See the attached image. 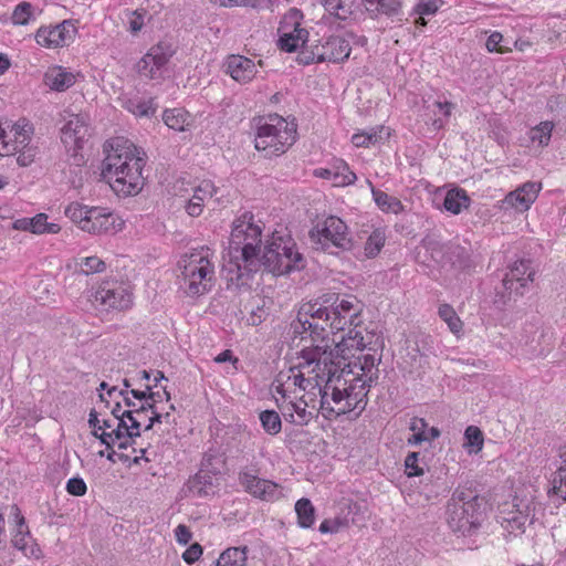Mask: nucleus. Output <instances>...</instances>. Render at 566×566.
Returning <instances> with one entry per match:
<instances>
[{
	"instance_id": "obj_1",
	"label": "nucleus",
	"mask_w": 566,
	"mask_h": 566,
	"mask_svg": "<svg viewBox=\"0 0 566 566\" xmlns=\"http://www.w3.org/2000/svg\"><path fill=\"white\" fill-rule=\"evenodd\" d=\"M261 266L274 275H282L303 269L305 261L303 255L295 250L294 243H284L282 239L265 245L261 258L253 256L252 247L248 245L243 249V254H240V258L235 256V261L231 260L224 268L228 283L237 287L247 285L252 274L258 272Z\"/></svg>"
},
{
	"instance_id": "obj_2",
	"label": "nucleus",
	"mask_w": 566,
	"mask_h": 566,
	"mask_svg": "<svg viewBox=\"0 0 566 566\" xmlns=\"http://www.w3.org/2000/svg\"><path fill=\"white\" fill-rule=\"evenodd\" d=\"M104 150L106 157L102 163V177L117 193H138L145 181L143 168L147 159L146 153L124 137L107 142Z\"/></svg>"
},
{
	"instance_id": "obj_3",
	"label": "nucleus",
	"mask_w": 566,
	"mask_h": 566,
	"mask_svg": "<svg viewBox=\"0 0 566 566\" xmlns=\"http://www.w3.org/2000/svg\"><path fill=\"white\" fill-rule=\"evenodd\" d=\"M296 140V125L287 123L277 114L269 115L268 120L258 126L255 148L265 157L284 154Z\"/></svg>"
},
{
	"instance_id": "obj_4",
	"label": "nucleus",
	"mask_w": 566,
	"mask_h": 566,
	"mask_svg": "<svg viewBox=\"0 0 566 566\" xmlns=\"http://www.w3.org/2000/svg\"><path fill=\"white\" fill-rule=\"evenodd\" d=\"M421 247L441 269L449 268L455 272H470L475 268L472 250L469 247L454 242L443 243L430 234L421 240Z\"/></svg>"
},
{
	"instance_id": "obj_5",
	"label": "nucleus",
	"mask_w": 566,
	"mask_h": 566,
	"mask_svg": "<svg viewBox=\"0 0 566 566\" xmlns=\"http://www.w3.org/2000/svg\"><path fill=\"white\" fill-rule=\"evenodd\" d=\"M308 235L314 249L331 254L350 251L354 245L347 224L336 216H328L317 221L310 230Z\"/></svg>"
},
{
	"instance_id": "obj_6",
	"label": "nucleus",
	"mask_w": 566,
	"mask_h": 566,
	"mask_svg": "<svg viewBox=\"0 0 566 566\" xmlns=\"http://www.w3.org/2000/svg\"><path fill=\"white\" fill-rule=\"evenodd\" d=\"M352 52L350 41L340 35H331L323 39H313V45L298 52L297 62L303 65L313 63H343Z\"/></svg>"
},
{
	"instance_id": "obj_7",
	"label": "nucleus",
	"mask_w": 566,
	"mask_h": 566,
	"mask_svg": "<svg viewBox=\"0 0 566 566\" xmlns=\"http://www.w3.org/2000/svg\"><path fill=\"white\" fill-rule=\"evenodd\" d=\"M213 273L214 266L207 256L192 255L181 272L187 295L199 296L210 291Z\"/></svg>"
},
{
	"instance_id": "obj_8",
	"label": "nucleus",
	"mask_w": 566,
	"mask_h": 566,
	"mask_svg": "<svg viewBox=\"0 0 566 566\" xmlns=\"http://www.w3.org/2000/svg\"><path fill=\"white\" fill-rule=\"evenodd\" d=\"M262 229L253 222V214L244 212L233 221L230 249L243 254V249L248 245L252 247L253 256H260L261 252Z\"/></svg>"
},
{
	"instance_id": "obj_9",
	"label": "nucleus",
	"mask_w": 566,
	"mask_h": 566,
	"mask_svg": "<svg viewBox=\"0 0 566 566\" xmlns=\"http://www.w3.org/2000/svg\"><path fill=\"white\" fill-rule=\"evenodd\" d=\"M482 520V512L480 507L467 505L465 509L455 504H448L447 506V522L449 527L454 533L463 536L474 533Z\"/></svg>"
},
{
	"instance_id": "obj_10",
	"label": "nucleus",
	"mask_w": 566,
	"mask_h": 566,
	"mask_svg": "<svg viewBox=\"0 0 566 566\" xmlns=\"http://www.w3.org/2000/svg\"><path fill=\"white\" fill-rule=\"evenodd\" d=\"M360 312L361 306L355 296L340 297L331 312L328 326L335 332L344 331L346 326H357Z\"/></svg>"
},
{
	"instance_id": "obj_11",
	"label": "nucleus",
	"mask_w": 566,
	"mask_h": 566,
	"mask_svg": "<svg viewBox=\"0 0 566 566\" xmlns=\"http://www.w3.org/2000/svg\"><path fill=\"white\" fill-rule=\"evenodd\" d=\"M123 226L124 221L113 212L104 208L91 207L88 219L84 223L83 231L97 235L113 234L120 231Z\"/></svg>"
},
{
	"instance_id": "obj_12",
	"label": "nucleus",
	"mask_w": 566,
	"mask_h": 566,
	"mask_svg": "<svg viewBox=\"0 0 566 566\" xmlns=\"http://www.w3.org/2000/svg\"><path fill=\"white\" fill-rule=\"evenodd\" d=\"M239 483L245 492L262 501L272 502L281 496L280 485L273 481L261 479L250 471L239 473Z\"/></svg>"
},
{
	"instance_id": "obj_13",
	"label": "nucleus",
	"mask_w": 566,
	"mask_h": 566,
	"mask_svg": "<svg viewBox=\"0 0 566 566\" xmlns=\"http://www.w3.org/2000/svg\"><path fill=\"white\" fill-rule=\"evenodd\" d=\"M94 302L105 306V310L123 311L130 306L132 294L117 283H105L94 294Z\"/></svg>"
},
{
	"instance_id": "obj_14",
	"label": "nucleus",
	"mask_w": 566,
	"mask_h": 566,
	"mask_svg": "<svg viewBox=\"0 0 566 566\" xmlns=\"http://www.w3.org/2000/svg\"><path fill=\"white\" fill-rule=\"evenodd\" d=\"M174 54L172 45L161 41L151 46L148 53L138 62V72L153 78L155 70L164 67Z\"/></svg>"
},
{
	"instance_id": "obj_15",
	"label": "nucleus",
	"mask_w": 566,
	"mask_h": 566,
	"mask_svg": "<svg viewBox=\"0 0 566 566\" xmlns=\"http://www.w3.org/2000/svg\"><path fill=\"white\" fill-rule=\"evenodd\" d=\"M370 384L363 379L361 376H357L352 380V384L345 388V399L347 407L340 409L343 412L356 411V416H359L365 410L367 405V394L370 388Z\"/></svg>"
},
{
	"instance_id": "obj_16",
	"label": "nucleus",
	"mask_w": 566,
	"mask_h": 566,
	"mask_svg": "<svg viewBox=\"0 0 566 566\" xmlns=\"http://www.w3.org/2000/svg\"><path fill=\"white\" fill-rule=\"evenodd\" d=\"M87 136L88 125L82 115H71L61 129V140L65 147L83 144Z\"/></svg>"
},
{
	"instance_id": "obj_17",
	"label": "nucleus",
	"mask_w": 566,
	"mask_h": 566,
	"mask_svg": "<svg viewBox=\"0 0 566 566\" xmlns=\"http://www.w3.org/2000/svg\"><path fill=\"white\" fill-rule=\"evenodd\" d=\"M226 72L237 82L247 83L255 73V64L243 55H230L226 62Z\"/></svg>"
},
{
	"instance_id": "obj_18",
	"label": "nucleus",
	"mask_w": 566,
	"mask_h": 566,
	"mask_svg": "<svg viewBox=\"0 0 566 566\" xmlns=\"http://www.w3.org/2000/svg\"><path fill=\"white\" fill-rule=\"evenodd\" d=\"M277 45L285 52H295L298 49L300 52H304L305 48L313 45V39H310L308 31L300 28V23L296 22L293 31L280 35Z\"/></svg>"
},
{
	"instance_id": "obj_19",
	"label": "nucleus",
	"mask_w": 566,
	"mask_h": 566,
	"mask_svg": "<svg viewBox=\"0 0 566 566\" xmlns=\"http://www.w3.org/2000/svg\"><path fill=\"white\" fill-rule=\"evenodd\" d=\"M536 271L532 266V261L528 259H521L515 261L510 268L505 276L517 282V290L527 292L530 284L534 281Z\"/></svg>"
},
{
	"instance_id": "obj_20",
	"label": "nucleus",
	"mask_w": 566,
	"mask_h": 566,
	"mask_svg": "<svg viewBox=\"0 0 566 566\" xmlns=\"http://www.w3.org/2000/svg\"><path fill=\"white\" fill-rule=\"evenodd\" d=\"M187 486L195 495L206 497L216 493V489L219 486V479L199 470L188 480Z\"/></svg>"
},
{
	"instance_id": "obj_21",
	"label": "nucleus",
	"mask_w": 566,
	"mask_h": 566,
	"mask_svg": "<svg viewBox=\"0 0 566 566\" xmlns=\"http://www.w3.org/2000/svg\"><path fill=\"white\" fill-rule=\"evenodd\" d=\"M44 84L53 91L64 92L75 83L73 73L65 71L62 66L49 69L44 73Z\"/></svg>"
},
{
	"instance_id": "obj_22",
	"label": "nucleus",
	"mask_w": 566,
	"mask_h": 566,
	"mask_svg": "<svg viewBox=\"0 0 566 566\" xmlns=\"http://www.w3.org/2000/svg\"><path fill=\"white\" fill-rule=\"evenodd\" d=\"M2 148L4 150V155H15L17 163L21 167L30 166L39 154V147L29 140L23 145H20V147H11L10 142L3 140Z\"/></svg>"
},
{
	"instance_id": "obj_23",
	"label": "nucleus",
	"mask_w": 566,
	"mask_h": 566,
	"mask_svg": "<svg viewBox=\"0 0 566 566\" xmlns=\"http://www.w3.org/2000/svg\"><path fill=\"white\" fill-rule=\"evenodd\" d=\"M122 107L136 117L150 118L157 111L154 98L143 99L139 97H125L122 99Z\"/></svg>"
},
{
	"instance_id": "obj_24",
	"label": "nucleus",
	"mask_w": 566,
	"mask_h": 566,
	"mask_svg": "<svg viewBox=\"0 0 566 566\" xmlns=\"http://www.w3.org/2000/svg\"><path fill=\"white\" fill-rule=\"evenodd\" d=\"M525 293L517 290V282L504 275L501 286L495 289L494 304L497 307H504L510 302H515L518 297H522Z\"/></svg>"
},
{
	"instance_id": "obj_25",
	"label": "nucleus",
	"mask_w": 566,
	"mask_h": 566,
	"mask_svg": "<svg viewBox=\"0 0 566 566\" xmlns=\"http://www.w3.org/2000/svg\"><path fill=\"white\" fill-rule=\"evenodd\" d=\"M315 176L324 179H334L339 185H350L356 180V175L349 169L346 163L340 161L336 170L334 169H317Z\"/></svg>"
},
{
	"instance_id": "obj_26",
	"label": "nucleus",
	"mask_w": 566,
	"mask_h": 566,
	"mask_svg": "<svg viewBox=\"0 0 566 566\" xmlns=\"http://www.w3.org/2000/svg\"><path fill=\"white\" fill-rule=\"evenodd\" d=\"M470 201V197L465 190L455 188L446 193L443 207L447 211L453 214H459L462 209H467L469 207Z\"/></svg>"
},
{
	"instance_id": "obj_27",
	"label": "nucleus",
	"mask_w": 566,
	"mask_h": 566,
	"mask_svg": "<svg viewBox=\"0 0 566 566\" xmlns=\"http://www.w3.org/2000/svg\"><path fill=\"white\" fill-rule=\"evenodd\" d=\"M248 552V546L229 547L220 554L216 566H245Z\"/></svg>"
},
{
	"instance_id": "obj_28",
	"label": "nucleus",
	"mask_w": 566,
	"mask_h": 566,
	"mask_svg": "<svg viewBox=\"0 0 566 566\" xmlns=\"http://www.w3.org/2000/svg\"><path fill=\"white\" fill-rule=\"evenodd\" d=\"M190 114L184 108L166 109L163 114L164 123L171 129L184 132L190 125Z\"/></svg>"
},
{
	"instance_id": "obj_29",
	"label": "nucleus",
	"mask_w": 566,
	"mask_h": 566,
	"mask_svg": "<svg viewBox=\"0 0 566 566\" xmlns=\"http://www.w3.org/2000/svg\"><path fill=\"white\" fill-rule=\"evenodd\" d=\"M295 512L297 515V525L301 528H310L315 522V507L312 502L302 497L295 503Z\"/></svg>"
},
{
	"instance_id": "obj_30",
	"label": "nucleus",
	"mask_w": 566,
	"mask_h": 566,
	"mask_svg": "<svg viewBox=\"0 0 566 566\" xmlns=\"http://www.w3.org/2000/svg\"><path fill=\"white\" fill-rule=\"evenodd\" d=\"M12 514L17 517L18 530L12 538V545L19 551H27L28 538H31L30 532L25 526V520L21 515V511L17 505L11 507Z\"/></svg>"
},
{
	"instance_id": "obj_31",
	"label": "nucleus",
	"mask_w": 566,
	"mask_h": 566,
	"mask_svg": "<svg viewBox=\"0 0 566 566\" xmlns=\"http://www.w3.org/2000/svg\"><path fill=\"white\" fill-rule=\"evenodd\" d=\"M334 373L329 369V379L325 384V386L322 388H318L319 395H321V409L324 411V417L329 419L332 416H340L346 415L347 412L340 411V409L346 408L347 403L346 400H344L340 405H336V407H332L328 400V389H329V382L333 381Z\"/></svg>"
},
{
	"instance_id": "obj_32",
	"label": "nucleus",
	"mask_w": 566,
	"mask_h": 566,
	"mask_svg": "<svg viewBox=\"0 0 566 566\" xmlns=\"http://www.w3.org/2000/svg\"><path fill=\"white\" fill-rule=\"evenodd\" d=\"M35 40L38 44L46 48H57L65 45L63 38L60 35L59 28L42 27L36 31Z\"/></svg>"
},
{
	"instance_id": "obj_33",
	"label": "nucleus",
	"mask_w": 566,
	"mask_h": 566,
	"mask_svg": "<svg viewBox=\"0 0 566 566\" xmlns=\"http://www.w3.org/2000/svg\"><path fill=\"white\" fill-rule=\"evenodd\" d=\"M371 192L376 205L384 212L399 213L402 211V203L396 197L389 196L388 193L375 188L371 189Z\"/></svg>"
},
{
	"instance_id": "obj_34",
	"label": "nucleus",
	"mask_w": 566,
	"mask_h": 566,
	"mask_svg": "<svg viewBox=\"0 0 566 566\" xmlns=\"http://www.w3.org/2000/svg\"><path fill=\"white\" fill-rule=\"evenodd\" d=\"M10 133L12 134V139H7L11 143V147H20L27 140L32 142L33 127L24 119L12 125Z\"/></svg>"
},
{
	"instance_id": "obj_35",
	"label": "nucleus",
	"mask_w": 566,
	"mask_h": 566,
	"mask_svg": "<svg viewBox=\"0 0 566 566\" xmlns=\"http://www.w3.org/2000/svg\"><path fill=\"white\" fill-rule=\"evenodd\" d=\"M554 128L553 122L545 120L530 130V139L533 144L539 147H545L549 144L552 132Z\"/></svg>"
},
{
	"instance_id": "obj_36",
	"label": "nucleus",
	"mask_w": 566,
	"mask_h": 566,
	"mask_svg": "<svg viewBox=\"0 0 566 566\" xmlns=\"http://www.w3.org/2000/svg\"><path fill=\"white\" fill-rule=\"evenodd\" d=\"M563 464L554 472L552 478V489L551 492L566 501V453L562 454Z\"/></svg>"
},
{
	"instance_id": "obj_37",
	"label": "nucleus",
	"mask_w": 566,
	"mask_h": 566,
	"mask_svg": "<svg viewBox=\"0 0 566 566\" xmlns=\"http://www.w3.org/2000/svg\"><path fill=\"white\" fill-rule=\"evenodd\" d=\"M224 463V460L220 455L209 451L203 454L199 470L218 478L221 474Z\"/></svg>"
},
{
	"instance_id": "obj_38",
	"label": "nucleus",
	"mask_w": 566,
	"mask_h": 566,
	"mask_svg": "<svg viewBox=\"0 0 566 566\" xmlns=\"http://www.w3.org/2000/svg\"><path fill=\"white\" fill-rule=\"evenodd\" d=\"M464 447L469 453H478L483 448L484 437L480 428L475 426H469L464 431Z\"/></svg>"
},
{
	"instance_id": "obj_39",
	"label": "nucleus",
	"mask_w": 566,
	"mask_h": 566,
	"mask_svg": "<svg viewBox=\"0 0 566 566\" xmlns=\"http://www.w3.org/2000/svg\"><path fill=\"white\" fill-rule=\"evenodd\" d=\"M76 265L78 269L75 270V273L85 276L101 273L106 269L105 262L97 256L81 258Z\"/></svg>"
},
{
	"instance_id": "obj_40",
	"label": "nucleus",
	"mask_w": 566,
	"mask_h": 566,
	"mask_svg": "<svg viewBox=\"0 0 566 566\" xmlns=\"http://www.w3.org/2000/svg\"><path fill=\"white\" fill-rule=\"evenodd\" d=\"M438 313H439L440 318L447 323L449 329L453 334H459L462 331L463 323L451 305H449V304L440 305Z\"/></svg>"
},
{
	"instance_id": "obj_41",
	"label": "nucleus",
	"mask_w": 566,
	"mask_h": 566,
	"mask_svg": "<svg viewBox=\"0 0 566 566\" xmlns=\"http://www.w3.org/2000/svg\"><path fill=\"white\" fill-rule=\"evenodd\" d=\"M46 213H38L31 218V233L34 234H44V233H57L61 230V227L57 223L48 222Z\"/></svg>"
},
{
	"instance_id": "obj_42",
	"label": "nucleus",
	"mask_w": 566,
	"mask_h": 566,
	"mask_svg": "<svg viewBox=\"0 0 566 566\" xmlns=\"http://www.w3.org/2000/svg\"><path fill=\"white\" fill-rule=\"evenodd\" d=\"M262 428L268 434L275 436L282 430V421L275 410H264L260 413Z\"/></svg>"
},
{
	"instance_id": "obj_43",
	"label": "nucleus",
	"mask_w": 566,
	"mask_h": 566,
	"mask_svg": "<svg viewBox=\"0 0 566 566\" xmlns=\"http://www.w3.org/2000/svg\"><path fill=\"white\" fill-rule=\"evenodd\" d=\"M375 366L376 358L374 355L370 354L359 356L357 358V361L354 363V368H358L360 371H363L361 376L368 377L366 381L370 385L378 378V369H376V371H373Z\"/></svg>"
},
{
	"instance_id": "obj_44",
	"label": "nucleus",
	"mask_w": 566,
	"mask_h": 566,
	"mask_svg": "<svg viewBox=\"0 0 566 566\" xmlns=\"http://www.w3.org/2000/svg\"><path fill=\"white\" fill-rule=\"evenodd\" d=\"M532 203L533 202L530 200V198H526L525 195L518 190V188L509 192L502 201V205L505 209L511 207L520 212L528 210Z\"/></svg>"
},
{
	"instance_id": "obj_45",
	"label": "nucleus",
	"mask_w": 566,
	"mask_h": 566,
	"mask_svg": "<svg viewBox=\"0 0 566 566\" xmlns=\"http://www.w3.org/2000/svg\"><path fill=\"white\" fill-rule=\"evenodd\" d=\"M109 432L115 438L117 447L120 450L127 449L134 442L135 438L128 437V434H130V430H128L127 421L124 419H119V422H117L116 427Z\"/></svg>"
},
{
	"instance_id": "obj_46",
	"label": "nucleus",
	"mask_w": 566,
	"mask_h": 566,
	"mask_svg": "<svg viewBox=\"0 0 566 566\" xmlns=\"http://www.w3.org/2000/svg\"><path fill=\"white\" fill-rule=\"evenodd\" d=\"M90 207L82 206L78 202H72L65 208V216L74 223H77L83 230L85 221L88 219Z\"/></svg>"
},
{
	"instance_id": "obj_47",
	"label": "nucleus",
	"mask_w": 566,
	"mask_h": 566,
	"mask_svg": "<svg viewBox=\"0 0 566 566\" xmlns=\"http://www.w3.org/2000/svg\"><path fill=\"white\" fill-rule=\"evenodd\" d=\"M327 349H328L327 344L315 345L312 348H304L302 350V356L308 364L323 363L325 365V367H327V359H328Z\"/></svg>"
},
{
	"instance_id": "obj_48",
	"label": "nucleus",
	"mask_w": 566,
	"mask_h": 566,
	"mask_svg": "<svg viewBox=\"0 0 566 566\" xmlns=\"http://www.w3.org/2000/svg\"><path fill=\"white\" fill-rule=\"evenodd\" d=\"M291 413L289 415L290 421L297 426H305L312 419V412L306 410L307 403L303 401L301 403L291 402Z\"/></svg>"
},
{
	"instance_id": "obj_49",
	"label": "nucleus",
	"mask_w": 566,
	"mask_h": 566,
	"mask_svg": "<svg viewBox=\"0 0 566 566\" xmlns=\"http://www.w3.org/2000/svg\"><path fill=\"white\" fill-rule=\"evenodd\" d=\"M448 504H455L463 509L470 504H472V506L480 507V499L476 494H473L472 491L457 490Z\"/></svg>"
},
{
	"instance_id": "obj_50",
	"label": "nucleus",
	"mask_w": 566,
	"mask_h": 566,
	"mask_svg": "<svg viewBox=\"0 0 566 566\" xmlns=\"http://www.w3.org/2000/svg\"><path fill=\"white\" fill-rule=\"evenodd\" d=\"M298 313H302V316L305 317L310 316L313 322L314 319H322L326 325H328V321L331 319V314H327L325 308L316 304V301H314V303L304 304Z\"/></svg>"
},
{
	"instance_id": "obj_51",
	"label": "nucleus",
	"mask_w": 566,
	"mask_h": 566,
	"mask_svg": "<svg viewBox=\"0 0 566 566\" xmlns=\"http://www.w3.org/2000/svg\"><path fill=\"white\" fill-rule=\"evenodd\" d=\"M385 243V235L382 232L376 230L374 231L365 243V254L368 258L376 256Z\"/></svg>"
},
{
	"instance_id": "obj_52",
	"label": "nucleus",
	"mask_w": 566,
	"mask_h": 566,
	"mask_svg": "<svg viewBox=\"0 0 566 566\" xmlns=\"http://www.w3.org/2000/svg\"><path fill=\"white\" fill-rule=\"evenodd\" d=\"M32 18V4L29 2L19 3L12 13V22L18 25H25Z\"/></svg>"
},
{
	"instance_id": "obj_53",
	"label": "nucleus",
	"mask_w": 566,
	"mask_h": 566,
	"mask_svg": "<svg viewBox=\"0 0 566 566\" xmlns=\"http://www.w3.org/2000/svg\"><path fill=\"white\" fill-rule=\"evenodd\" d=\"M323 6L327 12L339 20H346L352 13L342 0H323Z\"/></svg>"
},
{
	"instance_id": "obj_54",
	"label": "nucleus",
	"mask_w": 566,
	"mask_h": 566,
	"mask_svg": "<svg viewBox=\"0 0 566 566\" xmlns=\"http://www.w3.org/2000/svg\"><path fill=\"white\" fill-rule=\"evenodd\" d=\"M214 193H217V188L214 185L210 180H203L198 187L195 188L191 199L203 205L205 200L212 198Z\"/></svg>"
},
{
	"instance_id": "obj_55",
	"label": "nucleus",
	"mask_w": 566,
	"mask_h": 566,
	"mask_svg": "<svg viewBox=\"0 0 566 566\" xmlns=\"http://www.w3.org/2000/svg\"><path fill=\"white\" fill-rule=\"evenodd\" d=\"M222 7H251L261 9L269 7L272 0H219Z\"/></svg>"
},
{
	"instance_id": "obj_56",
	"label": "nucleus",
	"mask_w": 566,
	"mask_h": 566,
	"mask_svg": "<svg viewBox=\"0 0 566 566\" xmlns=\"http://www.w3.org/2000/svg\"><path fill=\"white\" fill-rule=\"evenodd\" d=\"M266 316L268 312L264 307V302L262 301V304L256 303L255 305H252L249 316L247 317V323L250 326H259L265 321Z\"/></svg>"
},
{
	"instance_id": "obj_57",
	"label": "nucleus",
	"mask_w": 566,
	"mask_h": 566,
	"mask_svg": "<svg viewBox=\"0 0 566 566\" xmlns=\"http://www.w3.org/2000/svg\"><path fill=\"white\" fill-rule=\"evenodd\" d=\"M419 452H410L405 459V467L408 476H420L423 474V468L418 464Z\"/></svg>"
},
{
	"instance_id": "obj_58",
	"label": "nucleus",
	"mask_w": 566,
	"mask_h": 566,
	"mask_svg": "<svg viewBox=\"0 0 566 566\" xmlns=\"http://www.w3.org/2000/svg\"><path fill=\"white\" fill-rule=\"evenodd\" d=\"M135 409L122 412V417L127 421L128 430H130V434H128L130 438L140 437V421L135 417Z\"/></svg>"
},
{
	"instance_id": "obj_59",
	"label": "nucleus",
	"mask_w": 566,
	"mask_h": 566,
	"mask_svg": "<svg viewBox=\"0 0 566 566\" xmlns=\"http://www.w3.org/2000/svg\"><path fill=\"white\" fill-rule=\"evenodd\" d=\"M349 347H354V344H348V340L344 337L339 343L336 344L334 349L327 350V366L328 365H335L334 358H346L345 350L349 349Z\"/></svg>"
},
{
	"instance_id": "obj_60",
	"label": "nucleus",
	"mask_w": 566,
	"mask_h": 566,
	"mask_svg": "<svg viewBox=\"0 0 566 566\" xmlns=\"http://www.w3.org/2000/svg\"><path fill=\"white\" fill-rule=\"evenodd\" d=\"M380 139V136L376 133H360L354 134L352 142L356 147H367L376 144Z\"/></svg>"
},
{
	"instance_id": "obj_61",
	"label": "nucleus",
	"mask_w": 566,
	"mask_h": 566,
	"mask_svg": "<svg viewBox=\"0 0 566 566\" xmlns=\"http://www.w3.org/2000/svg\"><path fill=\"white\" fill-rule=\"evenodd\" d=\"M340 300V295L334 292L324 293L317 298H315L316 304H318L322 308H325L327 314H331L334 306L338 303Z\"/></svg>"
},
{
	"instance_id": "obj_62",
	"label": "nucleus",
	"mask_w": 566,
	"mask_h": 566,
	"mask_svg": "<svg viewBox=\"0 0 566 566\" xmlns=\"http://www.w3.org/2000/svg\"><path fill=\"white\" fill-rule=\"evenodd\" d=\"M66 491L71 495L83 496L87 491V486L82 478L74 476L67 481Z\"/></svg>"
},
{
	"instance_id": "obj_63",
	"label": "nucleus",
	"mask_w": 566,
	"mask_h": 566,
	"mask_svg": "<svg viewBox=\"0 0 566 566\" xmlns=\"http://www.w3.org/2000/svg\"><path fill=\"white\" fill-rule=\"evenodd\" d=\"M326 326V323L319 324L310 319V323H307V328L311 339L313 342L321 340L323 343L325 340Z\"/></svg>"
},
{
	"instance_id": "obj_64",
	"label": "nucleus",
	"mask_w": 566,
	"mask_h": 566,
	"mask_svg": "<svg viewBox=\"0 0 566 566\" xmlns=\"http://www.w3.org/2000/svg\"><path fill=\"white\" fill-rule=\"evenodd\" d=\"M202 552V546L199 543H193L184 552L182 559L187 564L192 565L200 558Z\"/></svg>"
}]
</instances>
